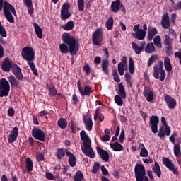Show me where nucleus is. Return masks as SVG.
I'll list each match as a JSON object with an SVG mask.
<instances>
[{
	"instance_id": "2f4dec72",
	"label": "nucleus",
	"mask_w": 181,
	"mask_h": 181,
	"mask_svg": "<svg viewBox=\"0 0 181 181\" xmlns=\"http://www.w3.org/2000/svg\"><path fill=\"white\" fill-rule=\"evenodd\" d=\"M8 80L12 87H16V88H18V87H19L20 82L19 81H18V79H16V78L13 76V75L9 76L8 78Z\"/></svg>"
},
{
	"instance_id": "bf43d9fd",
	"label": "nucleus",
	"mask_w": 181,
	"mask_h": 181,
	"mask_svg": "<svg viewBox=\"0 0 181 181\" xmlns=\"http://www.w3.org/2000/svg\"><path fill=\"white\" fill-rule=\"evenodd\" d=\"M176 136H177V132H174L171 136H170V141L172 142L173 144L176 142Z\"/></svg>"
},
{
	"instance_id": "412c9836",
	"label": "nucleus",
	"mask_w": 181,
	"mask_h": 181,
	"mask_svg": "<svg viewBox=\"0 0 181 181\" xmlns=\"http://www.w3.org/2000/svg\"><path fill=\"white\" fill-rule=\"evenodd\" d=\"M1 69L3 71H6V73H9L12 69V63L9 61V58H5L1 64Z\"/></svg>"
},
{
	"instance_id": "c9c22d12",
	"label": "nucleus",
	"mask_w": 181,
	"mask_h": 181,
	"mask_svg": "<svg viewBox=\"0 0 181 181\" xmlns=\"http://www.w3.org/2000/svg\"><path fill=\"white\" fill-rule=\"evenodd\" d=\"M152 170L158 177L162 176V170H160V166H159L158 162H155L154 167H153Z\"/></svg>"
},
{
	"instance_id": "f8f14e48",
	"label": "nucleus",
	"mask_w": 181,
	"mask_h": 181,
	"mask_svg": "<svg viewBox=\"0 0 181 181\" xmlns=\"http://www.w3.org/2000/svg\"><path fill=\"white\" fill-rule=\"evenodd\" d=\"M77 87L80 94L83 97H84V95H88V97H90V95L91 94V93H93V89H91V87H90V86L88 85L85 86L83 89V88L81 87V81L80 80L77 81Z\"/></svg>"
},
{
	"instance_id": "2eb2a0df",
	"label": "nucleus",
	"mask_w": 181,
	"mask_h": 181,
	"mask_svg": "<svg viewBox=\"0 0 181 181\" xmlns=\"http://www.w3.org/2000/svg\"><path fill=\"white\" fill-rule=\"evenodd\" d=\"M164 100L168 108H169L170 110H175L177 105L176 99L172 98V96L169 95H165L164 97Z\"/></svg>"
},
{
	"instance_id": "4be33fe9",
	"label": "nucleus",
	"mask_w": 181,
	"mask_h": 181,
	"mask_svg": "<svg viewBox=\"0 0 181 181\" xmlns=\"http://www.w3.org/2000/svg\"><path fill=\"white\" fill-rule=\"evenodd\" d=\"M66 155L69 158L68 163L69 166H71V168H74V166L77 165L76 156L71 151H66Z\"/></svg>"
},
{
	"instance_id": "680f3d73",
	"label": "nucleus",
	"mask_w": 181,
	"mask_h": 181,
	"mask_svg": "<svg viewBox=\"0 0 181 181\" xmlns=\"http://www.w3.org/2000/svg\"><path fill=\"white\" fill-rule=\"evenodd\" d=\"M70 129H71L72 134H76L77 132V129L76 127V124H74V122H73V121L71 122Z\"/></svg>"
},
{
	"instance_id": "37998d69",
	"label": "nucleus",
	"mask_w": 181,
	"mask_h": 181,
	"mask_svg": "<svg viewBox=\"0 0 181 181\" xmlns=\"http://www.w3.org/2000/svg\"><path fill=\"white\" fill-rule=\"evenodd\" d=\"M28 66L30 67L34 76H35L36 77H39V73L37 72V69H36V66L35 65V63L33 62H29Z\"/></svg>"
},
{
	"instance_id": "f3484780",
	"label": "nucleus",
	"mask_w": 181,
	"mask_h": 181,
	"mask_svg": "<svg viewBox=\"0 0 181 181\" xmlns=\"http://www.w3.org/2000/svg\"><path fill=\"white\" fill-rule=\"evenodd\" d=\"M96 151L102 160H104V162H110V153L107 151L98 146L96 147Z\"/></svg>"
},
{
	"instance_id": "423d86ee",
	"label": "nucleus",
	"mask_w": 181,
	"mask_h": 181,
	"mask_svg": "<svg viewBox=\"0 0 181 181\" xmlns=\"http://www.w3.org/2000/svg\"><path fill=\"white\" fill-rule=\"evenodd\" d=\"M118 88L119 95L115 96V103L119 105V107H122V105H124L122 99L125 100V98H127V91L125 90V86H124L122 83H119Z\"/></svg>"
},
{
	"instance_id": "79ce46f5",
	"label": "nucleus",
	"mask_w": 181,
	"mask_h": 181,
	"mask_svg": "<svg viewBox=\"0 0 181 181\" xmlns=\"http://www.w3.org/2000/svg\"><path fill=\"white\" fill-rule=\"evenodd\" d=\"M144 51L146 53H153L155 52V45H153V43H147Z\"/></svg>"
},
{
	"instance_id": "0eeeda50",
	"label": "nucleus",
	"mask_w": 181,
	"mask_h": 181,
	"mask_svg": "<svg viewBox=\"0 0 181 181\" xmlns=\"http://www.w3.org/2000/svg\"><path fill=\"white\" fill-rule=\"evenodd\" d=\"M21 56L23 60H26L29 64V62L35 60V51L33 47L26 46L22 49Z\"/></svg>"
},
{
	"instance_id": "6ab92c4d",
	"label": "nucleus",
	"mask_w": 181,
	"mask_h": 181,
	"mask_svg": "<svg viewBox=\"0 0 181 181\" xmlns=\"http://www.w3.org/2000/svg\"><path fill=\"white\" fill-rule=\"evenodd\" d=\"M160 23L163 29H169V28H170V21L169 20V14H168V13L163 15Z\"/></svg>"
},
{
	"instance_id": "69168bd1",
	"label": "nucleus",
	"mask_w": 181,
	"mask_h": 181,
	"mask_svg": "<svg viewBox=\"0 0 181 181\" xmlns=\"http://www.w3.org/2000/svg\"><path fill=\"white\" fill-rule=\"evenodd\" d=\"M164 133L167 136H169V135H170V127H169V125L164 127Z\"/></svg>"
},
{
	"instance_id": "20e7f679",
	"label": "nucleus",
	"mask_w": 181,
	"mask_h": 181,
	"mask_svg": "<svg viewBox=\"0 0 181 181\" xmlns=\"http://www.w3.org/2000/svg\"><path fill=\"white\" fill-rule=\"evenodd\" d=\"M3 11L5 18L8 21V22H9V23H14L15 18H13L12 13L14 14L15 16H16V10H15V7H13L12 4H9V2L4 1Z\"/></svg>"
},
{
	"instance_id": "8fccbe9b",
	"label": "nucleus",
	"mask_w": 181,
	"mask_h": 181,
	"mask_svg": "<svg viewBox=\"0 0 181 181\" xmlns=\"http://www.w3.org/2000/svg\"><path fill=\"white\" fill-rule=\"evenodd\" d=\"M154 45L159 47L160 49L162 48V42L160 41V36L157 35L153 39Z\"/></svg>"
},
{
	"instance_id": "f257e3e1",
	"label": "nucleus",
	"mask_w": 181,
	"mask_h": 181,
	"mask_svg": "<svg viewBox=\"0 0 181 181\" xmlns=\"http://www.w3.org/2000/svg\"><path fill=\"white\" fill-rule=\"evenodd\" d=\"M63 44L59 45V50L62 54H67L69 52L71 56H76L80 50V45L76 38L69 33H64L62 35Z\"/></svg>"
},
{
	"instance_id": "b1692460",
	"label": "nucleus",
	"mask_w": 181,
	"mask_h": 181,
	"mask_svg": "<svg viewBox=\"0 0 181 181\" xmlns=\"http://www.w3.org/2000/svg\"><path fill=\"white\" fill-rule=\"evenodd\" d=\"M83 121L87 131H91V129H93V119L91 117H87V115H83Z\"/></svg>"
},
{
	"instance_id": "58836bf2",
	"label": "nucleus",
	"mask_w": 181,
	"mask_h": 181,
	"mask_svg": "<svg viewBox=\"0 0 181 181\" xmlns=\"http://www.w3.org/2000/svg\"><path fill=\"white\" fill-rule=\"evenodd\" d=\"M57 125L62 129H66V128H67V119H66L64 118L59 119Z\"/></svg>"
},
{
	"instance_id": "c85d7f7f",
	"label": "nucleus",
	"mask_w": 181,
	"mask_h": 181,
	"mask_svg": "<svg viewBox=\"0 0 181 181\" xmlns=\"http://www.w3.org/2000/svg\"><path fill=\"white\" fill-rule=\"evenodd\" d=\"M0 42L3 45H5L6 43V41L4 39V37H6L8 36V33H6V30H5V28H4V25H2V23H0Z\"/></svg>"
},
{
	"instance_id": "0e129e2a",
	"label": "nucleus",
	"mask_w": 181,
	"mask_h": 181,
	"mask_svg": "<svg viewBox=\"0 0 181 181\" xmlns=\"http://www.w3.org/2000/svg\"><path fill=\"white\" fill-rule=\"evenodd\" d=\"M45 177H47L48 180H54L55 179L54 175H53V174L51 173H47L45 174Z\"/></svg>"
},
{
	"instance_id": "864d4df0",
	"label": "nucleus",
	"mask_w": 181,
	"mask_h": 181,
	"mask_svg": "<svg viewBox=\"0 0 181 181\" xmlns=\"http://www.w3.org/2000/svg\"><path fill=\"white\" fill-rule=\"evenodd\" d=\"M165 40H164V45H166V46L168 45H172V43H173V40L172 38H170V36L168 35H165Z\"/></svg>"
},
{
	"instance_id": "5701e85b",
	"label": "nucleus",
	"mask_w": 181,
	"mask_h": 181,
	"mask_svg": "<svg viewBox=\"0 0 181 181\" xmlns=\"http://www.w3.org/2000/svg\"><path fill=\"white\" fill-rule=\"evenodd\" d=\"M132 36L134 39H137L138 40H144V39L146 37V31L140 29L137 32L132 33Z\"/></svg>"
},
{
	"instance_id": "72a5a7b5",
	"label": "nucleus",
	"mask_w": 181,
	"mask_h": 181,
	"mask_svg": "<svg viewBox=\"0 0 181 181\" xmlns=\"http://www.w3.org/2000/svg\"><path fill=\"white\" fill-rule=\"evenodd\" d=\"M110 66V62L107 59L102 61V70L106 76H108V67Z\"/></svg>"
},
{
	"instance_id": "aec40b11",
	"label": "nucleus",
	"mask_w": 181,
	"mask_h": 181,
	"mask_svg": "<svg viewBox=\"0 0 181 181\" xmlns=\"http://www.w3.org/2000/svg\"><path fill=\"white\" fill-rule=\"evenodd\" d=\"M12 73L16 76L18 80L22 81L23 80V74H22V71L21 70V67L18 65H13Z\"/></svg>"
},
{
	"instance_id": "ddd939ff",
	"label": "nucleus",
	"mask_w": 181,
	"mask_h": 181,
	"mask_svg": "<svg viewBox=\"0 0 181 181\" xmlns=\"http://www.w3.org/2000/svg\"><path fill=\"white\" fill-rule=\"evenodd\" d=\"M31 134L35 139H37V141H40L41 142H45L46 135L45 134V132H43V131H42L40 129H33Z\"/></svg>"
},
{
	"instance_id": "774afa93",
	"label": "nucleus",
	"mask_w": 181,
	"mask_h": 181,
	"mask_svg": "<svg viewBox=\"0 0 181 181\" xmlns=\"http://www.w3.org/2000/svg\"><path fill=\"white\" fill-rule=\"evenodd\" d=\"M175 57H178L180 60V64L181 65V52H175Z\"/></svg>"
},
{
	"instance_id": "9d476101",
	"label": "nucleus",
	"mask_w": 181,
	"mask_h": 181,
	"mask_svg": "<svg viewBox=\"0 0 181 181\" xmlns=\"http://www.w3.org/2000/svg\"><path fill=\"white\" fill-rule=\"evenodd\" d=\"M162 162L164 166L167 168V169L170 170V172H173L176 176H179V170L176 168V165L173 164L172 160L168 158L164 157L162 158Z\"/></svg>"
},
{
	"instance_id": "09e8293b",
	"label": "nucleus",
	"mask_w": 181,
	"mask_h": 181,
	"mask_svg": "<svg viewBox=\"0 0 181 181\" xmlns=\"http://www.w3.org/2000/svg\"><path fill=\"white\" fill-rule=\"evenodd\" d=\"M174 155L176 156V158L181 156L180 145L175 144L174 146Z\"/></svg>"
},
{
	"instance_id": "1a4fd4ad",
	"label": "nucleus",
	"mask_w": 181,
	"mask_h": 181,
	"mask_svg": "<svg viewBox=\"0 0 181 181\" xmlns=\"http://www.w3.org/2000/svg\"><path fill=\"white\" fill-rule=\"evenodd\" d=\"M71 8L70 3L66 2L62 4L60 14L62 21H67L69 18H71V12H70Z\"/></svg>"
},
{
	"instance_id": "13d9d810",
	"label": "nucleus",
	"mask_w": 181,
	"mask_h": 181,
	"mask_svg": "<svg viewBox=\"0 0 181 181\" xmlns=\"http://www.w3.org/2000/svg\"><path fill=\"white\" fill-rule=\"evenodd\" d=\"M78 8L81 12L84 11V0H78Z\"/></svg>"
},
{
	"instance_id": "4d7b16f0",
	"label": "nucleus",
	"mask_w": 181,
	"mask_h": 181,
	"mask_svg": "<svg viewBox=\"0 0 181 181\" xmlns=\"http://www.w3.org/2000/svg\"><path fill=\"white\" fill-rule=\"evenodd\" d=\"M36 159L37 162H43L45 160V156L42 154L41 152H37Z\"/></svg>"
},
{
	"instance_id": "5fc2aeb1",
	"label": "nucleus",
	"mask_w": 181,
	"mask_h": 181,
	"mask_svg": "<svg viewBox=\"0 0 181 181\" xmlns=\"http://www.w3.org/2000/svg\"><path fill=\"white\" fill-rule=\"evenodd\" d=\"M158 136L159 138H165V126H161L158 130Z\"/></svg>"
},
{
	"instance_id": "f704fd0d",
	"label": "nucleus",
	"mask_w": 181,
	"mask_h": 181,
	"mask_svg": "<svg viewBox=\"0 0 181 181\" xmlns=\"http://www.w3.org/2000/svg\"><path fill=\"white\" fill-rule=\"evenodd\" d=\"M156 35H158V30L156 28H151L148 29V40H152Z\"/></svg>"
},
{
	"instance_id": "cd10ccee",
	"label": "nucleus",
	"mask_w": 181,
	"mask_h": 181,
	"mask_svg": "<svg viewBox=\"0 0 181 181\" xmlns=\"http://www.w3.org/2000/svg\"><path fill=\"white\" fill-rule=\"evenodd\" d=\"M33 27L35 29V35H37V37L38 39H42L43 38V30L39 26V24L36 23H33Z\"/></svg>"
},
{
	"instance_id": "4468645a",
	"label": "nucleus",
	"mask_w": 181,
	"mask_h": 181,
	"mask_svg": "<svg viewBox=\"0 0 181 181\" xmlns=\"http://www.w3.org/2000/svg\"><path fill=\"white\" fill-rule=\"evenodd\" d=\"M158 124H159V117L156 115H152L150 117V125L153 134L158 133Z\"/></svg>"
},
{
	"instance_id": "dca6fc26",
	"label": "nucleus",
	"mask_w": 181,
	"mask_h": 181,
	"mask_svg": "<svg viewBox=\"0 0 181 181\" xmlns=\"http://www.w3.org/2000/svg\"><path fill=\"white\" fill-rule=\"evenodd\" d=\"M146 45V42H145V41H142L141 42L140 46L138 45V44L135 43L134 42H132V47L134 53H136V54H141V53H142V52H144V49Z\"/></svg>"
},
{
	"instance_id": "4c0bfd02",
	"label": "nucleus",
	"mask_w": 181,
	"mask_h": 181,
	"mask_svg": "<svg viewBox=\"0 0 181 181\" xmlns=\"http://www.w3.org/2000/svg\"><path fill=\"white\" fill-rule=\"evenodd\" d=\"M25 168L28 172H32V170H33V161H32L30 158H26Z\"/></svg>"
},
{
	"instance_id": "7ed1b4c3",
	"label": "nucleus",
	"mask_w": 181,
	"mask_h": 181,
	"mask_svg": "<svg viewBox=\"0 0 181 181\" xmlns=\"http://www.w3.org/2000/svg\"><path fill=\"white\" fill-rule=\"evenodd\" d=\"M158 64H155L153 68V77L156 80H159L160 81H163L166 78V73L165 69H163V62L162 60H158Z\"/></svg>"
},
{
	"instance_id": "e433bc0d",
	"label": "nucleus",
	"mask_w": 181,
	"mask_h": 181,
	"mask_svg": "<svg viewBox=\"0 0 181 181\" xmlns=\"http://www.w3.org/2000/svg\"><path fill=\"white\" fill-rule=\"evenodd\" d=\"M164 66L166 71H172V64L170 63V59L168 57L164 59Z\"/></svg>"
},
{
	"instance_id": "a878e982",
	"label": "nucleus",
	"mask_w": 181,
	"mask_h": 181,
	"mask_svg": "<svg viewBox=\"0 0 181 181\" xmlns=\"http://www.w3.org/2000/svg\"><path fill=\"white\" fill-rule=\"evenodd\" d=\"M69 151L67 149L64 150L63 148H57L55 152V156L59 160H62L66 156V153Z\"/></svg>"
},
{
	"instance_id": "7c9ffc66",
	"label": "nucleus",
	"mask_w": 181,
	"mask_h": 181,
	"mask_svg": "<svg viewBox=\"0 0 181 181\" xmlns=\"http://www.w3.org/2000/svg\"><path fill=\"white\" fill-rule=\"evenodd\" d=\"M110 148L115 152H121V151H124V146L121 144L118 143V141L111 144Z\"/></svg>"
},
{
	"instance_id": "3c124183",
	"label": "nucleus",
	"mask_w": 181,
	"mask_h": 181,
	"mask_svg": "<svg viewBox=\"0 0 181 181\" xmlns=\"http://www.w3.org/2000/svg\"><path fill=\"white\" fill-rule=\"evenodd\" d=\"M49 90L50 97H56V95H57V90H56L54 85H52V87H49Z\"/></svg>"
},
{
	"instance_id": "bb28decb",
	"label": "nucleus",
	"mask_w": 181,
	"mask_h": 181,
	"mask_svg": "<svg viewBox=\"0 0 181 181\" xmlns=\"http://www.w3.org/2000/svg\"><path fill=\"white\" fill-rule=\"evenodd\" d=\"M24 5L28 8V12L30 16L35 13V8H33V4L32 0H23Z\"/></svg>"
},
{
	"instance_id": "c03bdc74",
	"label": "nucleus",
	"mask_w": 181,
	"mask_h": 181,
	"mask_svg": "<svg viewBox=\"0 0 181 181\" xmlns=\"http://www.w3.org/2000/svg\"><path fill=\"white\" fill-rule=\"evenodd\" d=\"M140 146H142L141 151L140 152V156H141V158H148L149 153L148 152V150L145 148L144 144H141Z\"/></svg>"
},
{
	"instance_id": "ea45409f",
	"label": "nucleus",
	"mask_w": 181,
	"mask_h": 181,
	"mask_svg": "<svg viewBox=\"0 0 181 181\" xmlns=\"http://www.w3.org/2000/svg\"><path fill=\"white\" fill-rule=\"evenodd\" d=\"M129 71L130 74L135 73V64H134V59L130 57L129 59Z\"/></svg>"
},
{
	"instance_id": "a18cd8bd",
	"label": "nucleus",
	"mask_w": 181,
	"mask_h": 181,
	"mask_svg": "<svg viewBox=\"0 0 181 181\" xmlns=\"http://www.w3.org/2000/svg\"><path fill=\"white\" fill-rule=\"evenodd\" d=\"M112 26H114V18L112 17H110L106 21V29L107 30H111V29H112Z\"/></svg>"
},
{
	"instance_id": "9b49d317",
	"label": "nucleus",
	"mask_w": 181,
	"mask_h": 181,
	"mask_svg": "<svg viewBox=\"0 0 181 181\" xmlns=\"http://www.w3.org/2000/svg\"><path fill=\"white\" fill-rule=\"evenodd\" d=\"M92 42L94 46H100L103 43V30L97 28L92 35Z\"/></svg>"
},
{
	"instance_id": "603ef678",
	"label": "nucleus",
	"mask_w": 181,
	"mask_h": 181,
	"mask_svg": "<svg viewBox=\"0 0 181 181\" xmlns=\"http://www.w3.org/2000/svg\"><path fill=\"white\" fill-rule=\"evenodd\" d=\"M156 59H158L157 55H152L148 60L147 67L148 68L151 67V66H152L153 64V63L155 62V60H156Z\"/></svg>"
},
{
	"instance_id": "c756f323",
	"label": "nucleus",
	"mask_w": 181,
	"mask_h": 181,
	"mask_svg": "<svg viewBox=\"0 0 181 181\" xmlns=\"http://www.w3.org/2000/svg\"><path fill=\"white\" fill-rule=\"evenodd\" d=\"M143 95L148 103L153 101V90H145L143 92Z\"/></svg>"
},
{
	"instance_id": "6e6552de",
	"label": "nucleus",
	"mask_w": 181,
	"mask_h": 181,
	"mask_svg": "<svg viewBox=\"0 0 181 181\" xmlns=\"http://www.w3.org/2000/svg\"><path fill=\"white\" fill-rule=\"evenodd\" d=\"M11 91V86L6 78L0 80V97H8Z\"/></svg>"
},
{
	"instance_id": "052dcab7",
	"label": "nucleus",
	"mask_w": 181,
	"mask_h": 181,
	"mask_svg": "<svg viewBox=\"0 0 181 181\" xmlns=\"http://www.w3.org/2000/svg\"><path fill=\"white\" fill-rule=\"evenodd\" d=\"M124 138H125V130L122 129L119 137V141L120 144L124 143Z\"/></svg>"
},
{
	"instance_id": "49530a36",
	"label": "nucleus",
	"mask_w": 181,
	"mask_h": 181,
	"mask_svg": "<svg viewBox=\"0 0 181 181\" xmlns=\"http://www.w3.org/2000/svg\"><path fill=\"white\" fill-rule=\"evenodd\" d=\"M125 66L126 65L122 62L119 63L117 70L120 76H124V73H125Z\"/></svg>"
},
{
	"instance_id": "338daca9",
	"label": "nucleus",
	"mask_w": 181,
	"mask_h": 181,
	"mask_svg": "<svg viewBox=\"0 0 181 181\" xmlns=\"http://www.w3.org/2000/svg\"><path fill=\"white\" fill-rule=\"evenodd\" d=\"M174 9H175V11H180V9H181V1L177 3L176 4L174 5Z\"/></svg>"
},
{
	"instance_id": "a211bd4d",
	"label": "nucleus",
	"mask_w": 181,
	"mask_h": 181,
	"mask_svg": "<svg viewBox=\"0 0 181 181\" xmlns=\"http://www.w3.org/2000/svg\"><path fill=\"white\" fill-rule=\"evenodd\" d=\"M18 135H19V129L16 127H13L11 134L8 136V144H13V142L18 139Z\"/></svg>"
},
{
	"instance_id": "f03ea898",
	"label": "nucleus",
	"mask_w": 181,
	"mask_h": 181,
	"mask_svg": "<svg viewBox=\"0 0 181 181\" xmlns=\"http://www.w3.org/2000/svg\"><path fill=\"white\" fill-rule=\"evenodd\" d=\"M80 136L81 141H83V145L81 146V151L86 156H88V158H91L94 159L95 156V153L93 150V147H91V141L90 140V137L86 133V131L82 130L80 132Z\"/></svg>"
},
{
	"instance_id": "6e6d98bb",
	"label": "nucleus",
	"mask_w": 181,
	"mask_h": 181,
	"mask_svg": "<svg viewBox=\"0 0 181 181\" xmlns=\"http://www.w3.org/2000/svg\"><path fill=\"white\" fill-rule=\"evenodd\" d=\"M100 170V163L96 162L94 163L93 168L91 169L92 173H97Z\"/></svg>"
},
{
	"instance_id": "a19ab883",
	"label": "nucleus",
	"mask_w": 181,
	"mask_h": 181,
	"mask_svg": "<svg viewBox=\"0 0 181 181\" xmlns=\"http://www.w3.org/2000/svg\"><path fill=\"white\" fill-rule=\"evenodd\" d=\"M83 179H84V175H83V173L80 170L76 173L73 178L74 181H83Z\"/></svg>"
},
{
	"instance_id": "393cba45",
	"label": "nucleus",
	"mask_w": 181,
	"mask_h": 181,
	"mask_svg": "<svg viewBox=\"0 0 181 181\" xmlns=\"http://www.w3.org/2000/svg\"><path fill=\"white\" fill-rule=\"evenodd\" d=\"M122 4L121 3V0H116L112 1L110 6L112 12L117 13L120 10Z\"/></svg>"
},
{
	"instance_id": "473e14b6",
	"label": "nucleus",
	"mask_w": 181,
	"mask_h": 181,
	"mask_svg": "<svg viewBox=\"0 0 181 181\" xmlns=\"http://www.w3.org/2000/svg\"><path fill=\"white\" fill-rule=\"evenodd\" d=\"M64 30H73L74 29V22L73 21H68L65 25L61 26Z\"/></svg>"
},
{
	"instance_id": "e2e57ef3",
	"label": "nucleus",
	"mask_w": 181,
	"mask_h": 181,
	"mask_svg": "<svg viewBox=\"0 0 181 181\" xmlns=\"http://www.w3.org/2000/svg\"><path fill=\"white\" fill-rule=\"evenodd\" d=\"M83 71L86 72V76H90V65L86 64L83 66Z\"/></svg>"
},
{
	"instance_id": "de8ad7c7",
	"label": "nucleus",
	"mask_w": 181,
	"mask_h": 181,
	"mask_svg": "<svg viewBox=\"0 0 181 181\" xmlns=\"http://www.w3.org/2000/svg\"><path fill=\"white\" fill-rule=\"evenodd\" d=\"M124 78H125V81H126L128 87L132 88V81H131L132 80L131 75L129 73H126L124 74Z\"/></svg>"
},
{
	"instance_id": "39448f33",
	"label": "nucleus",
	"mask_w": 181,
	"mask_h": 181,
	"mask_svg": "<svg viewBox=\"0 0 181 181\" xmlns=\"http://www.w3.org/2000/svg\"><path fill=\"white\" fill-rule=\"evenodd\" d=\"M134 175L136 181H149V178L146 176L145 166L142 164H136L134 168Z\"/></svg>"
}]
</instances>
